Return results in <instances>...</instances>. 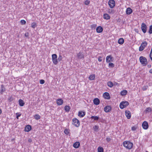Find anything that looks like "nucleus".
<instances>
[{
	"label": "nucleus",
	"mask_w": 152,
	"mask_h": 152,
	"mask_svg": "<svg viewBox=\"0 0 152 152\" xmlns=\"http://www.w3.org/2000/svg\"><path fill=\"white\" fill-rule=\"evenodd\" d=\"M107 86L110 88H112L113 86V84L111 81H109L107 83Z\"/></svg>",
	"instance_id": "nucleus-29"
},
{
	"label": "nucleus",
	"mask_w": 152,
	"mask_h": 152,
	"mask_svg": "<svg viewBox=\"0 0 152 152\" xmlns=\"http://www.w3.org/2000/svg\"><path fill=\"white\" fill-rule=\"evenodd\" d=\"M77 56L79 59H83L84 58V56L82 53L80 52L78 53L77 55Z\"/></svg>",
	"instance_id": "nucleus-15"
},
{
	"label": "nucleus",
	"mask_w": 152,
	"mask_h": 152,
	"mask_svg": "<svg viewBox=\"0 0 152 152\" xmlns=\"http://www.w3.org/2000/svg\"><path fill=\"white\" fill-rule=\"evenodd\" d=\"M113 60V58L111 55L107 56L106 58V61L107 63L109 62L110 61H112Z\"/></svg>",
	"instance_id": "nucleus-10"
},
{
	"label": "nucleus",
	"mask_w": 152,
	"mask_h": 152,
	"mask_svg": "<svg viewBox=\"0 0 152 152\" xmlns=\"http://www.w3.org/2000/svg\"><path fill=\"white\" fill-rule=\"evenodd\" d=\"M95 78V75L94 74L90 75L89 77V79L90 80H94Z\"/></svg>",
	"instance_id": "nucleus-24"
},
{
	"label": "nucleus",
	"mask_w": 152,
	"mask_h": 152,
	"mask_svg": "<svg viewBox=\"0 0 152 152\" xmlns=\"http://www.w3.org/2000/svg\"><path fill=\"white\" fill-rule=\"evenodd\" d=\"M125 113L126 116L128 119H129L131 117V114L129 111H126Z\"/></svg>",
	"instance_id": "nucleus-14"
},
{
	"label": "nucleus",
	"mask_w": 152,
	"mask_h": 152,
	"mask_svg": "<svg viewBox=\"0 0 152 152\" xmlns=\"http://www.w3.org/2000/svg\"><path fill=\"white\" fill-rule=\"evenodd\" d=\"M20 22L22 25H24L26 23V21L23 20H21Z\"/></svg>",
	"instance_id": "nucleus-42"
},
{
	"label": "nucleus",
	"mask_w": 152,
	"mask_h": 152,
	"mask_svg": "<svg viewBox=\"0 0 152 152\" xmlns=\"http://www.w3.org/2000/svg\"><path fill=\"white\" fill-rule=\"evenodd\" d=\"M93 129L95 131H97L99 129V126H98L95 125L93 127Z\"/></svg>",
	"instance_id": "nucleus-34"
},
{
	"label": "nucleus",
	"mask_w": 152,
	"mask_h": 152,
	"mask_svg": "<svg viewBox=\"0 0 152 152\" xmlns=\"http://www.w3.org/2000/svg\"><path fill=\"white\" fill-rule=\"evenodd\" d=\"M145 152H148L147 151H146Z\"/></svg>",
	"instance_id": "nucleus-57"
},
{
	"label": "nucleus",
	"mask_w": 152,
	"mask_h": 152,
	"mask_svg": "<svg viewBox=\"0 0 152 152\" xmlns=\"http://www.w3.org/2000/svg\"><path fill=\"white\" fill-rule=\"evenodd\" d=\"M140 63L143 66H146L147 63L146 58L143 56H141L140 57Z\"/></svg>",
	"instance_id": "nucleus-2"
},
{
	"label": "nucleus",
	"mask_w": 152,
	"mask_h": 152,
	"mask_svg": "<svg viewBox=\"0 0 152 152\" xmlns=\"http://www.w3.org/2000/svg\"><path fill=\"white\" fill-rule=\"evenodd\" d=\"M9 100H10V102L12 101V100L11 99V97L9 99Z\"/></svg>",
	"instance_id": "nucleus-55"
},
{
	"label": "nucleus",
	"mask_w": 152,
	"mask_h": 152,
	"mask_svg": "<svg viewBox=\"0 0 152 152\" xmlns=\"http://www.w3.org/2000/svg\"><path fill=\"white\" fill-rule=\"evenodd\" d=\"M147 28V27L146 25L144 23H142L141 25V29L144 33L146 32Z\"/></svg>",
	"instance_id": "nucleus-7"
},
{
	"label": "nucleus",
	"mask_w": 152,
	"mask_h": 152,
	"mask_svg": "<svg viewBox=\"0 0 152 152\" xmlns=\"http://www.w3.org/2000/svg\"><path fill=\"white\" fill-rule=\"evenodd\" d=\"M102 57L101 56H99L98 58V61L99 62H101L102 60Z\"/></svg>",
	"instance_id": "nucleus-48"
},
{
	"label": "nucleus",
	"mask_w": 152,
	"mask_h": 152,
	"mask_svg": "<svg viewBox=\"0 0 152 152\" xmlns=\"http://www.w3.org/2000/svg\"><path fill=\"white\" fill-rule=\"evenodd\" d=\"M91 119H93L95 121H97L99 119V117L96 116H91Z\"/></svg>",
	"instance_id": "nucleus-31"
},
{
	"label": "nucleus",
	"mask_w": 152,
	"mask_h": 152,
	"mask_svg": "<svg viewBox=\"0 0 152 152\" xmlns=\"http://www.w3.org/2000/svg\"><path fill=\"white\" fill-rule=\"evenodd\" d=\"M132 12V10L130 7L128 8L126 10V12L127 15H130Z\"/></svg>",
	"instance_id": "nucleus-18"
},
{
	"label": "nucleus",
	"mask_w": 152,
	"mask_h": 152,
	"mask_svg": "<svg viewBox=\"0 0 152 152\" xmlns=\"http://www.w3.org/2000/svg\"><path fill=\"white\" fill-rule=\"evenodd\" d=\"M148 32L150 34L152 33V25L150 26L149 30Z\"/></svg>",
	"instance_id": "nucleus-36"
},
{
	"label": "nucleus",
	"mask_w": 152,
	"mask_h": 152,
	"mask_svg": "<svg viewBox=\"0 0 152 152\" xmlns=\"http://www.w3.org/2000/svg\"><path fill=\"white\" fill-rule=\"evenodd\" d=\"M31 129V127L30 125H27L26 126L25 129V131L26 132H28Z\"/></svg>",
	"instance_id": "nucleus-16"
},
{
	"label": "nucleus",
	"mask_w": 152,
	"mask_h": 152,
	"mask_svg": "<svg viewBox=\"0 0 152 152\" xmlns=\"http://www.w3.org/2000/svg\"><path fill=\"white\" fill-rule=\"evenodd\" d=\"M28 141L30 142H31L32 141V140H31V139H29L28 140Z\"/></svg>",
	"instance_id": "nucleus-52"
},
{
	"label": "nucleus",
	"mask_w": 152,
	"mask_h": 152,
	"mask_svg": "<svg viewBox=\"0 0 152 152\" xmlns=\"http://www.w3.org/2000/svg\"><path fill=\"white\" fill-rule=\"evenodd\" d=\"M18 102L19 105L20 106H23L24 105V101L23 100L21 99H20L19 100Z\"/></svg>",
	"instance_id": "nucleus-26"
},
{
	"label": "nucleus",
	"mask_w": 152,
	"mask_h": 152,
	"mask_svg": "<svg viewBox=\"0 0 152 152\" xmlns=\"http://www.w3.org/2000/svg\"><path fill=\"white\" fill-rule=\"evenodd\" d=\"M151 109L150 107H148L146 108L145 110V113H150V112H151Z\"/></svg>",
	"instance_id": "nucleus-27"
},
{
	"label": "nucleus",
	"mask_w": 152,
	"mask_h": 152,
	"mask_svg": "<svg viewBox=\"0 0 152 152\" xmlns=\"http://www.w3.org/2000/svg\"><path fill=\"white\" fill-rule=\"evenodd\" d=\"M150 54H151V56H152V48H151V52L150 53Z\"/></svg>",
	"instance_id": "nucleus-54"
},
{
	"label": "nucleus",
	"mask_w": 152,
	"mask_h": 152,
	"mask_svg": "<svg viewBox=\"0 0 152 152\" xmlns=\"http://www.w3.org/2000/svg\"><path fill=\"white\" fill-rule=\"evenodd\" d=\"M62 59V56L61 55H60L58 57V61H61Z\"/></svg>",
	"instance_id": "nucleus-46"
},
{
	"label": "nucleus",
	"mask_w": 152,
	"mask_h": 152,
	"mask_svg": "<svg viewBox=\"0 0 152 152\" xmlns=\"http://www.w3.org/2000/svg\"><path fill=\"white\" fill-rule=\"evenodd\" d=\"M103 17L104 19L106 20H108L110 18V16L108 14L106 13L104 14Z\"/></svg>",
	"instance_id": "nucleus-23"
},
{
	"label": "nucleus",
	"mask_w": 152,
	"mask_h": 152,
	"mask_svg": "<svg viewBox=\"0 0 152 152\" xmlns=\"http://www.w3.org/2000/svg\"><path fill=\"white\" fill-rule=\"evenodd\" d=\"M149 72L150 73H151L152 74V69H151L149 71Z\"/></svg>",
	"instance_id": "nucleus-51"
},
{
	"label": "nucleus",
	"mask_w": 152,
	"mask_h": 152,
	"mask_svg": "<svg viewBox=\"0 0 152 152\" xmlns=\"http://www.w3.org/2000/svg\"><path fill=\"white\" fill-rule=\"evenodd\" d=\"M53 63L55 64L56 65L58 63V60L57 58L54 59H52Z\"/></svg>",
	"instance_id": "nucleus-32"
},
{
	"label": "nucleus",
	"mask_w": 152,
	"mask_h": 152,
	"mask_svg": "<svg viewBox=\"0 0 152 152\" xmlns=\"http://www.w3.org/2000/svg\"><path fill=\"white\" fill-rule=\"evenodd\" d=\"M108 4L110 7L111 8H113L115 6V1L114 0H110L108 2Z\"/></svg>",
	"instance_id": "nucleus-6"
},
{
	"label": "nucleus",
	"mask_w": 152,
	"mask_h": 152,
	"mask_svg": "<svg viewBox=\"0 0 152 152\" xmlns=\"http://www.w3.org/2000/svg\"><path fill=\"white\" fill-rule=\"evenodd\" d=\"M96 24H94L91 25V28L92 29H95V28L96 27Z\"/></svg>",
	"instance_id": "nucleus-41"
},
{
	"label": "nucleus",
	"mask_w": 152,
	"mask_h": 152,
	"mask_svg": "<svg viewBox=\"0 0 152 152\" xmlns=\"http://www.w3.org/2000/svg\"><path fill=\"white\" fill-rule=\"evenodd\" d=\"M1 113V110L0 109V114Z\"/></svg>",
	"instance_id": "nucleus-56"
},
{
	"label": "nucleus",
	"mask_w": 152,
	"mask_h": 152,
	"mask_svg": "<svg viewBox=\"0 0 152 152\" xmlns=\"http://www.w3.org/2000/svg\"><path fill=\"white\" fill-rule=\"evenodd\" d=\"M142 126L144 129L146 130L148 129L149 126L147 122L144 121L142 124Z\"/></svg>",
	"instance_id": "nucleus-8"
},
{
	"label": "nucleus",
	"mask_w": 152,
	"mask_h": 152,
	"mask_svg": "<svg viewBox=\"0 0 152 152\" xmlns=\"http://www.w3.org/2000/svg\"><path fill=\"white\" fill-rule=\"evenodd\" d=\"M90 3V1L88 0H86L85 1V2H84L85 4H86V5H88Z\"/></svg>",
	"instance_id": "nucleus-43"
},
{
	"label": "nucleus",
	"mask_w": 152,
	"mask_h": 152,
	"mask_svg": "<svg viewBox=\"0 0 152 152\" xmlns=\"http://www.w3.org/2000/svg\"><path fill=\"white\" fill-rule=\"evenodd\" d=\"M85 113L82 111H79L78 112V115L81 117H84L85 115Z\"/></svg>",
	"instance_id": "nucleus-20"
},
{
	"label": "nucleus",
	"mask_w": 152,
	"mask_h": 152,
	"mask_svg": "<svg viewBox=\"0 0 152 152\" xmlns=\"http://www.w3.org/2000/svg\"><path fill=\"white\" fill-rule=\"evenodd\" d=\"M127 93V91L126 90L122 91L120 93L121 96H123L126 95Z\"/></svg>",
	"instance_id": "nucleus-22"
},
{
	"label": "nucleus",
	"mask_w": 152,
	"mask_h": 152,
	"mask_svg": "<svg viewBox=\"0 0 152 152\" xmlns=\"http://www.w3.org/2000/svg\"><path fill=\"white\" fill-rule=\"evenodd\" d=\"M17 116H16V118L17 119H18V118L19 117H20L21 115V114L20 113H17L16 114Z\"/></svg>",
	"instance_id": "nucleus-44"
},
{
	"label": "nucleus",
	"mask_w": 152,
	"mask_h": 152,
	"mask_svg": "<svg viewBox=\"0 0 152 152\" xmlns=\"http://www.w3.org/2000/svg\"><path fill=\"white\" fill-rule=\"evenodd\" d=\"M5 91V88L4 87V86L3 85H1V89L0 91V93L1 94H2Z\"/></svg>",
	"instance_id": "nucleus-21"
},
{
	"label": "nucleus",
	"mask_w": 152,
	"mask_h": 152,
	"mask_svg": "<svg viewBox=\"0 0 152 152\" xmlns=\"http://www.w3.org/2000/svg\"><path fill=\"white\" fill-rule=\"evenodd\" d=\"M70 107L69 106L66 105L64 107V110L66 112H68L70 110Z\"/></svg>",
	"instance_id": "nucleus-28"
},
{
	"label": "nucleus",
	"mask_w": 152,
	"mask_h": 152,
	"mask_svg": "<svg viewBox=\"0 0 152 152\" xmlns=\"http://www.w3.org/2000/svg\"><path fill=\"white\" fill-rule=\"evenodd\" d=\"M34 118L37 120L39 119L40 118V116L38 114L35 115L34 116Z\"/></svg>",
	"instance_id": "nucleus-33"
},
{
	"label": "nucleus",
	"mask_w": 152,
	"mask_h": 152,
	"mask_svg": "<svg viewBox=\"0 0 152 152\" xmlns=\"http://www.w3.org/2000/svg\"><path fill=\"white\" fill-rule=\"evenodd\" d=\"M106 140L108 142H109L111 140V139L109 137H107Z\"/></svg>",
	"instance_id": "nucleus-50"
},
{
	"label": "nucleus",
	"mask_w": 152,
	"mask_h": 152,
	"mask_svg": "<svg viewBox=\"0 0 152 152\" xmlns=\"http://www.w3.org/2000/svg\"><path fill=\"white\" fill-rule=\"evenodd\" d=\"M137 129V127L136 126H134L132 127L131 128V129L132 131H134L136 130Z\"/></svg>",
	"instance_id": "nucleus-45"
},
{
	"label": "nucleus",
	"mask_w": 152,
	"mask_h": 152,
	"mask_svg": "<svg viewBox=\"0 0 152 152\" xmlns=\"http://www.w3.org/2000/svg\"><path fill=\"white\" fill-rule=\"evenodd\" d=\"M45 83V81L43 80H40V83L41 84H43Z\"/></svg>",
	"instance_id": "nucleus-47"
},
{
	"label": "nucleus",
	"mask_w": 152,
	"mask_h": 152,
	"mask_svg": "<svg viewBox=\"0 0 152 152\" xmlns=\"http://www.w3.org/2000/svg\"><path fill=\"white\" fill-rule=\"evenodd\" d=\"M147 66L148 68H150L151 67V65L148 64L147 65Z\"/></svg>",
	"instance_id": "nucleus-53"
},
{
	"label": "nucleus",
	"mask_w": 152,
	"mask_h": 152,
	"mask_svg": "<svg viewBox=\"0 0 152 152\" xmlns=\"http://www.w3.org/2000/svg\"><path fill=\"white\" fill-rule=\"evenodd\" d=\"M123 145L126 149H131L132 148L133 144L132 142L129 141H125L123 142Z\"/></svg>",
	"instance_id": "nucleus-1"
},
{
	"label": "nucleus",
	"mask_w": 152,
	"mask_h": 152,
	"mask_svg": "<svg viewBox=\"0 0 152 152\" xmlns=\"http://www.w3.org/2000/svg\"><path fill=\"white\" fill-rule=\"evenodd\" d=\"M36 26V24L35 22H33L31 23V27L33 28H34Z\"/></svg>",
	"instance_id": "nucleus-37"
},
{
	"label": "nucleus",
	"mask_w": 152,
	"mask_h": 152,
	"mask_svg": "<svg viewBox=\"0 0 152 152\" xmlns=\"http://www.w3.org/2000/svg\"><path fill=\"white\" fill-rule=\"evenodd\" d=\"M129 104V103L126 101L122 102L120 104L119 106L120 108L123 109L126 107Z\"/></svg>",
	"instance_id": "nucleus-3"
},
{
	"label": "nucleus",
	"mask_w": 152,
	"mask_h": 152,
	"mask_svg": "<svg viewBox=\"0 0 152 152\" xmlns=\"http://www.w3.org/2000/svg\"><path fill=\"white\" fill-rule=\"evenodd\" d=\"M103 30V28L101 26H98L96 28V31L98 33L102 32Z\"/></svg>",
	"instance_id": "nucleus-17"
},
{
	"label": "nucleus",
	"mask_w": 152,
	"mask_h": 152,
	"mask_svg": "<svg viewBox=\"0 0 152 152\" xmlns=\"http://www.w3.org/2000/svg\"><path fill=\"white\" fill-rule=\"evenodd\" d=\"M104 149L101 146H99L98 148V152H103Z\"/></svg>",
	"instance_id": "nucleus-30"
},
{
	"label": "nucleus",
	"mask_w": 152,
	"mask_h": 152,
	"mask_svg": "<svg viewBox=\"0 0 152 152\" xmlns=\"http://www.w3.org/2000/svg\"><path fill=\"white\" fill-rule=\"evenodd\" d=\"M109 67H114V64L112 63H109L108 64Z\"/></svg>",
	"instance_id": "nucleus-38"
},
{
	"label": "nucleus",
	"mask_w": 152,
	"mask_h": 152,
	"mask_svg": "<svg viewBox=\"0 0 152 152\" xmlns=\"http://www.w3.org/2000/svg\"><path fill=\"white\" fill-rule=\"evenodd\" d=\"M103 96L104 98L106 99H109L110 98V96L109 93L107 92H105L103 94Z\"/></svg>",
	"instance_id": "nucleus-12"
},
{
	"label": "nucleus",
	"mask_w": 152,
	"mask_h": 152,
	"mask_svg": "<svg viewBox=\"0 0 152 152\" xmlns=\"http://www.w3.org/2000/svg\"><path fill=\"white\" fill-rule=\"evenodd\" d=\"M25 36L26 37H28L29 36V33L28 32L25 33Z\"/></svg>",
	"instance_id": "nucleus-49"
},
{
	"label": "nucleus",
	"mask_w": 152,
	"mask_h": 152,
	"mask_svg": "<svg viewBox=\"0 0 152 152\" xmlns=\"http://www.w3.org/2000/svg\"><path fill=\"white\" fill-rule=\"evenodd\" d=\"M80 145V143L78 142H75L73 145V146L76 148H78Z\"/></svg>",
	"instance_id": "nucleus-19"
},
{
	"label": "nucleus",
	"mask_w": 152,
	"mask_h": 152,
	"mask_svg": "<svg viewBox=\"0 0 152 152\" xmlns=\"http://www.w3.org/2000/svg\"><path fill=\"white\" fill-rule=\"evenodd\" d=\"M148 88V86H144L142 88V90L143 91L146 90Z\"/></svg>",
	"instance_id": "nucleus-39"
},
{
	"label": "nucleus",
	"mask_w": 152,
	"mask_h": 152,
	"mask_svg": "<svg viewBox=\"0 0 152 152\" xmlns=\"http://www.w3.org/2000/svg\"><path fill=\"white\" fill-rule=\"evenodd\" d=\"M124 42V39L122 38H120L118 41V43L121 45L123 44Z\"/></svg>",
	"instance_id": "nucleus-25"
},
{
	"label": "nucleus",
	"mask_w": 152,
	"mask_h": 152,
	"mask_svg": "<svg viewBox=\"0 0 152 152\" xmlns=\"http://www.w3.org/2000/svg\"><path fill=\"white\" fill-rule=\"evenodd\" d=\"M100 102V100L98 98H95L93 100V103L95 105H98L99 104Z\"/></svg>",
	"instance_id": "nucleus-11"
},
{
	"label": "nucleus",
	"mask_w": 152,
	"mask_h": 152,
	"mask_svg": "<svg viewBox=\"0 0 152 152\" xmlns=\"http://www.w3.org/2000/svg\"><path fill=\"white\" fill-rule=\"evenodd\" d=\"M52 59L57 58V56L56 54H53L52 55Z\"/></svg>",
	"instance_id": "nucleus-35"
},
{
	"label": "nucleus",
	"mask_w": 152,
	"mask_h": 152,
	"mask_svg": "<svg viewBox=\"0 0 152 152\" xmlns=\"http://www.w3.org/2000/svg\"><path fill=\"white\" fill-rule=\"evenodd\" d=\"M112 107L110 106L107 105L104 108V110L106 113H108L111 111Z\"/></svg>",
	"instance_id": "nucleus-9"
},
{
	"label": "nucleus",
	"mask_w": 152,
	"mask_h": 152,
	"mask_svg": "<svg viewBox=\"0 0 152 152\" xmlns=\"http://www.w3.org/2000/svg\"><path fill=\"white\" fill-rule=\"evenodd\" d=\"M57 104L58 105H62L63 103V101L61 99H58L56 100Z\"/></svg>",
	"instance_id": "nucleus-13"
},
{
	"label": "nucleus",
	"mask_w": 152,
	"mask_h": 152,
	"mask_svg": "<svg viewBox=\"0 0 152 152\" xmlns=\"http://www.w3.org/2000/svg\"><path fill=\"white\" fill-rule=\"evenodd\" d=\"M147 42L144 41L141 44L139 48V51H142L147 45Z\"/></svg>",
	"instance_id": "nucleus-4"
},
{
	"label": "nucleus",
	"mask_w": 152,
	"mask_h": 152,
	"mask_svg": "<svg viewBox=\"0 0 152 152\" xmlns=\"http://www.w3.org/2000/svg\"><path fill=\"white\" fill-rule=\"evenodd\" d=\"M64 133L66 134H68L69 133V130L66 129L64 131Z\"/></svg>",
	"instance_id": "nucleus-40"
},
{
	"label": "nucleus",
	"mask_w": 152,
	"mask_h": 152,
	"mask_svg": "<svg viewBox=\"0 0 152 152\" xmlns=\"http://www.w3.org/2000/svg\"><path fill=\"white\" fill-rule=\"evenodd\" d=\"M72 124L74 125L76 127H78L80 125V121L76 118H74L72 119Z\"/></svg>",
	"instance_id": "nucleus-5"
}]
</instances>
